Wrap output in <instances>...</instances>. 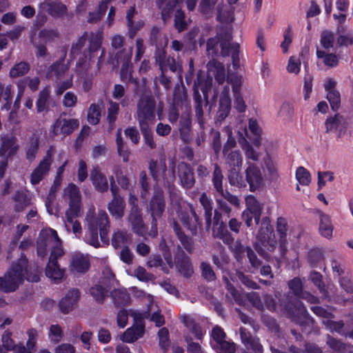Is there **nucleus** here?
<instances>
[{
    "label": "nucleus",
    "instance_id": "f257e3e1",
    "mask_svg": "<svg viewBox=\"0 0 353 353\" xmlns=\"http://www.w3.org/2000/svg\"><path fill=\"white\" fill-rule=\"evenodd\" d=\"M49 250H51V252L46 267V275L57 283L63 279L65 273L64 269L61 268L57 263V260L63 255L64 252L57 231L46 228L39 233L37 240V255L43 259Z\"/></svg>",
    "mask_w": 353,
    "mask_h": 353
},
{
    "label": "nucleus",
    "instance_id": "f03ea898",
    "mask_svg": "<svg viewBox=\"0 0 353 353\" xmlns=\"http://www.w3.org/2000/svg\"><path fill=\"white\" fill-rule=\"evenodd\" d=\"M223 176L221 168L217 164H215L212 179L214 190V196L219 208L225 213L230 214L231 208L228 206L226 201L233 205L238 206L239 205V199L237 196L231 194L228 190L223 189Z\"/></svg>",
    "mask_w": 353,
    "mask_h": 353
},
{
    "label": "nucleus",
    "instance_id": "7ed1b4c3",
    "mask_svg": "<svg viewBox=\"0 0 353 353\" xmlns=\"http://www.w3.org/2000/svg\"><path fill=\"white\" fill-rule=\"evenodd\" d=\"M27 259L21 256L17 263L6 273L3 277H0V290L5 292L14 291L22 283L25 274L27 272Z\"/></svg>",
    "mask_w": 353,
    "mask_h": 353
},
{
    "label": "nucleus",
    "instance_id": "20e7f679",
    "mask_svg": "<svg viewBox=\"0 0 353 353\" xmlns=\"http://www.w3.org/2000/svg\"><path fill=\"white\" fill-rule=\"evenodd\" d=\"M156 101L151 93L141 94L137 101L135 118L139 126H150L155 121Z\"/></svg>",
    "mask_w": 353,
    "mask_h": 353
},
{
    "label": "nucleus",
    "instance_id": "39448f33",
    "mask_svg": "<svg viewBox=\"0 0 353 353\" xmlns=\"http://www.w3.org/2000/svg\"><path fill=\"white\" fill-rule=\"evenodd\" d=\"M255 248L261 256H266L264 249L269 252L274 250L276 245L274 228L268 217H264L261 222L260 229L256 234Z\"/></svg>",
    "mask_w": 353,
    "mask_h": 353
},
{
    "label": "nucleus",
    "instance_id": "423d86ee",
    "mask_svg": "<svg viewBox=\"0 0 353 353\" xmlns=\"http://www.w3.org/2000/svg\"><path fill=\"white\" fill-rule=\"evenodd\" d=\"M88 38V48L83 51V57H80L77 63V70L79 73L85 72L89 69L94 53L101 48L103 32L98 30L96 32H91Z\"/></svg>",
    "mask_w": 353,
    "mask_h": 353
},
{
    "label": "nucleus",
    "instance_id": "0eeeda50",
    "mask_svg": "<svg viewBox=\"0 0 353 353\" xmlns=\"http://www.w3.org/2000/svg\"><path fill=\"white\" fill-rule=\"evenodd\" d=\"M88 228L99 231L100 237L103 242L108 241V235L110 231V220L105 210H99L94 213V210H90L85 216Z\"/></svg>",
    "mask_w": 353,
    "mask_h": 353
},
{
    "label": "nucleus",
    "instance_id": "6e6552de",
    "mask_svg": "<svg viewBox=\"0 0 353 353\" xmlns=\"http://www.w3.org/2000/svg\"><path fill=\"white\" fill-rule=\"evenodd\" d=\"M169 168L167 173L165 162L158 163L157 161L151 160L149 163V171L153 179L157 182L162 181L163 185L170 187L175 180V161L174 159L170 161Z\"/></svg>",
    "mask_w": 353,
    "mask_h": 353
},
{
    "label": "nucleus",
    "instance_id": "1a4fd4ad",
    "mask_svg": "<svg viewBox=\"0 0 353 353\" xmlns=\"http://www.w3.org/2000/svg\"><path fill=\"white\" fill-rule=\"evenodd\" d=\"M232 40V36L228 32L219 33L214 37L207 41V53L212 57L216 56L219 52V47L221 48V54L223 57L230 55L229 46Z\"/></svg>",
    "mask_w": 353,
    "mask_h": 353
},
{
    "label": "nucleus",
    "instance_id": "9d476101",
    "mask_svg": "<svg viewBox=\"0 0 353 353\" xmlns=\"http://www.w3.org/2000/svg\"><path fill=\"white\" fill-rule=\"evenodd\" d=\"M63 199L69 205L66 215L79 214L81 210V195L79 188L74 183H69L63 192Z\"/></svg>",
    "mask_w": 353,
    "mask_h": 353
},
{
    "label": "nucleus",
    "instance_id": "9b49d317",
    "mask_svg": "<svg viewBox=\"0 0 353 353\" xmlns=\"http://www.w3.org/2000/svg\"><path fill=\"white\" fill-rule=\"evenodd\" d=\"M132 48H130L129 49L118 51L115 54V58L118 63H122L120 72L121 80L125 82H132L137 84V79L132 77Z\"/></svg>",
    "mask_w": 353,
    "mask_h": 353
},
{
    "label": "nucleus",
    "instance_id": "f8f14e48",
    "mask_svg": "<svg viewBox=\"0 0 353 353\" xmlns=\"http://www.w3.org/2000/svg\"><path fill=\"white\" fill-rule=\"evenodd\" d=\"M54 153V148L51 146L39 165L34 169L30 175V183L32 185L39 183L48 175L52 163Z\"/></svg>",
    "mask_w": 353,
    "mask_h": 353
},
{
    "label": "nucleus",
    "instance_id": "ddd939ff",
    "mask_svg": "<svg viewBox=\"0 0 353 353\" xmlns=\"http://www.w3.org/2000/svg\"><path fill=\"white\" fill-rule=\"evenodd\" d=\"M350 123L347 118L339 113L328 117L325 121V132H333L336 134L337 139H341L346 134Z\"/></svg>",
    "mask_w": 353,
    "mask_h": 353
},
{
    "label": "nucleus",
    "instance_id": "4468645a",
    "mask_svg": "<svg viewBox=\"0 0 353 353\" xmlns=\"http://www.w3.org/2000/svg\"><path fill=\"white\" fill-rule=\"evenodd\" d=\"M245 165V180L249 184L250 190L254 192L263 185V176L260 168L256 163L247 161Z\"/></svg>",
    "mask_w": 353,
    "mask_h": 353
},
{
    "label": "nucleus",
    "instance_id": "2eb2a0df",
    "mask_svg": "<svg viewBox=\"0 0 353 353\" xmlns=\"http://www.w3.org/2000/svg\"><path fill=\"white\" fill-rule=\"evenodd\" d=\"M189 212L179 210L178 216L183 225L191 232L192 235L197 234L198 229L201 228V223L195 210L191 204H188Z\"/></svg>",
    "mask_w": 353,
    "mask_h": 353
},
{
    "label": "nucleus",
    "instance_id": "dca6fc26",
    "mask_svg": "<svg viewBox=\"0 0 353 353\" xmlns=\"http://www.w3.org/2000/svg\"><path fill=\"white\" fill-rule=\"evenodd\" d=\"M165 208V202L163 190L159 188L155 189L149 204V210L152 219V227L157 226V219L161 216Z\"/></svg>",
    "mask_w": 353,
    "mask_h": 353
},
{
    "label": "nucleus",
    "instance_id": "f3484780",
    "mask_svg": "<svg viewBox=\"0 0 353 353\" xmlns=\"http://www.w3.org/2000/svg\"><path fill=\"white\" fill-rule=\"evenodd\" d=\"M228 83L232 85L234 99V108L239 112L245 111L246 105L240 92L241 88V77L235 74H228Z\"/></svg>",
    "mask_w": 353,
    "mask_h": 353
},
{
    "label": "nucleus",
    "instance_id": "a211bd4d",
    "mask_svg": "<svg viewBox=\"0 0 353 353\" xmlns=\"http://www.w3.org/2000/svg\"><path fill=\"white\" fill-rule=\"evenodd\" d=\"M241 339L245 345V349L241 350V353H262L263 347L259 343V339L252 337L244 327L240 330Z\"/></svg>",
    "mask_w": 353,
    "mask_h": 353
},
{
    "label": "nucleus",
    "instance_id": "6ab92c4d",
    "mask_svg": "<svg viewBox=\"0 0 353 353\" xmlns=\"http://www.w3.org/2000/svg\"><path fill=\"white\" fill-rule=\"evenodd\" d=\"M128 221L131 223L132 230L136 234L143 236L147 232V227L143 223L142 213L137 205L132 206Z\"/></svg>",
    "mask_w": 353,
    "mask_h": 353
},
{
    "label": "nucleus",
    "instance_id": "aec40b11",
    "mask_svg": "<svg viewBox=\"0 0 353 353\" xmlns=\"http://www.w3.org/2000/svg\"><path fill=\"white\" fill-rule=\"evenodd\" d=\"M221 214L216 211H214V227L212 229V235L223 241L225 244H231L234 239L230 232L228 230L226 225L223 222H219Z\"/></svg>",
    "mask_w": 353,
    "mask_h": 353
},
{
    "label": "nucleus",
    "instance_id": "412c9836",
    "mask_svg": "<svg viewBox=\"0 0 353 353\" xmlns=\"http://www.w3.org/2000/svg\"><path fill=\"white\" fill-rule=\"evenodd\" d=\"M79 127V121L74 119H58L52 126L54 135L69 134Z\"/></svg>",
    "mask_w": 353,
    "mask_h": 353
},
{
    "label": "nucleus",
    "instance_id": "4be33fe9",
    "mask_svg": "<svg viewBox=\"0 0 353 353\" xmlns=\"http://www.w3.org/2000/svg\"><path fill=\"white\" fill-rule=\"evenodd\" d=\"M65 56L66 53L65 52L61 59L49 66L47 72L48 77L54 76L58 81L61 80L63 77L68 79V75L71 74L69 73V65L64 63Z\"/></svg>",
    "mask_w": 353,
    "mask_h": 353
},
{
    "label": "nucleus",
    "instance_id": "5701e85b",
    "mask_svg": "<svg viewBox=\"0 0 353 353\" xmlns=\"http://www.w3.org/2000/svg\"><path fill=\"white\" fill-rule=\"evenodd\" d=\"M80 298V292L78 289H71L59 301V305L61 311L68 314L72 311Z\"/></svg>",
    "mask_w": 353,
    "mask_h": 353
},
{
    "label": "nucleus",
    "instance_id": "b1692460",
    "mask_svg": "<svg viewBox=\"0 0 353 353\" xmlns=\"http://www.w3.org/2000/svg\"><path fill=\"white\" fill-rule=\"evenodd\" d=\"M175 265L179 272L185 277H190L193 274V267L190 258L183 251H179L174 258Z\"/></svg>",
    "mask_w": 353,
    "mask_h": 353
},
{
    "label": "nucleus",
    "instance_id": "393cba45",
    "mask_svg": "<svg viewBox=\"0 0 353 353\" xmlns=\"http://www.w3.org/2000/svg\"><path fill=\"white\" fill-rule=\"evenodd\" d=\"M178 175L183 188L190 189L193 187L195 180L188 164L182 162L178 165Z\"/></svg>",
    "mask_w": 353,
    "mask_h": 353
},
{
    "label": "nucleus",
    "instance_id": "a878e982",
    "mask_svg": "<svg viewBox=\"0 0 353 353\" xmlns=\"http://www.w3.org/2000/svg\"><path fill=\"white\" fill-rule=\"evenodd\" d=\"M39 134L34 132L25 143L26 158L30 162H32L36 159L39 150Z\"/></svg>",
    "mask_w": 353,
    "mask_h": 353
},
{
    "label": "nucleus",
    "instance_id": "bb28decb",
    "mask_svg": "<svg viewBox=\"0 0 353 353\" xmlns=\"http://www.w3.org/2000/svg\"><path fill=\"white\" fill-rule=\"evenodd\" d=\"M0 155L10 157L15 153L19 145L17 138L13 135L6 134L1 138Z\"/></svg>",
    "mask_w": 353,
    "mask_h": 353
},
{
    "label": "nucleus",
    "instance_id": "cd10ccee",
    "mask_svg": "<svg viewBox=\"0 0 353 353\" xmlns=\"http://www.w3.org/2000/svg\"><path fill=\"white\" fill-rule=\"evenodd\" d=\"M90 259L87 255L76 253L72 255L70 266L71 270L78 273H84L90 268Z\"/></svg>",
    "mask_w": 353,
    "mask_h": 353
},
{
    "label": "nucleus",
    "instance_id": "c85d7f7f",
    "mask_svg": "<svg viewBox=\"0 0 353 353\" xmlns=\"http://www.w3.org/2000/svg\"><path fill=\"white\" fill-rule=\"evenodd\" d=\"M40 8L46 10L53 17H61L67 12L66 6L61 2L46 0L40 3Z\"/></svg>",
    "mask_w": 353,
    "mask_h": 353
},
{
    "label": "nucleus",
    "instance_id": "c756f323",
    "mask_svg": "<svg viewBox=\"0 0 353 353\" xmlns=\"http://www.w3.org/2000/svg\"><path fill=\"white\" fill-rule=\"evenodd\" d=\"M209 74L214 76L215 80L219 84H223L225 80V66L221 62L212 59L207 64Z\"/></svg>",
    "mask_w": 353,
    "mask_h": 353
},
{
    "label": "nucleus",
    "instance_id": "7c9ffc66",
    "mask_svg": "<svg viewBox=\"0 0 353 353\" xmlns=\"http://www.w3.org/2000/svg\"><path fill=\"white\" fill-rule=\"evenodd\" d=\"M90 180L97 191L100 192L108 191V183L107 178L98 168H94L91 170Z\"/></svg>",
    "mask_w": 353,
    "mask_h": 353
},
{
    "label": "nucleus",
    "instance_id": "2f4dec72",
    "mask_svg": "<svg viewBox=\"0 0 353 353\" xmlns=\"http://www.w3.org/2000/svg\"><path fill=\"white\" fill-rule=\"evenodd\" d=\"M173 105L180 107L181 109L184 108L185 112H190L191 108L185 88L179 87L174 90Z\"/></svg>",
    "mask_w": 353,
    "mask_h": 353
},
{
    "label": "nucleus",
    "instance_id": "473e14b6",
    "mask_svg": "<svg viewBox=\"0 0 353 353\" xmlns=\"http://www.w3.org/2000/svg\"><path fill=\"white\" fill-rule=\"evenodd\" d=\"M108 210L116 219H121L124 215L125 202L123 198H115L108 203Z\"/></svg>",
    "mask_w": 353,
    "mask_h": 353
},
{
    "label": "nucleus",
    "instance_id": "72a5a7b5",
    "mask_svg": "<svg viewBox=\"0 0 353 353\" xmlns=\"http://www.w3.org/2000/svg\"><path fill=\"white\" fill-rule=\"evenodd\" d=\"M317 213L320 219L319 232L325 238H331L332 236L333 225L330 216L324 214L321 210H317Z\"/></svg>",
    "mask_w": 353,
    "mask_h": 353
},
{
    "label": "nucleus",
    "instance_id": "f704fd0d",
    "mask_svg": "<svg viewBox=\"0 0 353 353\" xmlns=\"http://www.w3.org/2000/svg\"><path fill=\"white\" fill-rule=\"evenodd\" d=\"M144 332V325L142 324L128 328L121 336V341L125 343H133L141 338Z\"/></svg>",
    "mask_w": 353,
    "mask_h": 353
},
{
    "label": "nucleus",
    "instance_id": "c9c22d12",
    "mask_svg": "<svg viewBox=\"0 0 353 353\" xmlns=\"http://www.w3.org/2000/svg\"><path fill=\"white\" fill-rule=\"evenodd\" d=\"M287 310L293 316H301L307 323L312 322V319L308 317V313L303 304L296 299L294 303H289Z\"/></svg>",
    "mask_w": 353,
    "mask_h": 353
},
{
    "label": "nucleus",
    "instance_id": "e433bc0d",
    "mask_svg": "<svg viewBox=\"0 0 353 353\" xmlns=\"http://www.w3.org/2000/svg\"><path fill=\"white\" fill-rule=\"evenodd\" d=\"M170 224L172 225L176 235L181 241L183 248L187 251L190 252H192L194 249V244L192 240L182 232L179 225L175 220L171 221Z\"/></svg>",
    "mask_w": 353,
    "mask_h": 353
},
{
    "label": "nucleus",
    "instance_id": "4c0bfd02",
    "mask_svg": "<svg viewBox=\"0 0 353 353\" xmlns=\"http://www.w3.org/2000/svg\"><path fill=\"white\" fill-rule=\"evenodd\" d=\"M223 155L225 159V163L230 169L241 168L243 157L239 150H232Z\"/></svg>",
    "mask_w": 353,
    "mask_h": 353
},
{
    "label": "nucleus",
    "instance_id": "58836bf2",
    "mask_svg": "<svg viewBox=\"0 0 353 353\" xmlns=\"http://www.w3.org/2000/svg\"><path fill=\"white\" fill-rule=\"evenodd\" d=\"M199 202L204 209L206 228L208 229L211 226L212 223V200L203 192L199 198Z\"/></svg>",
    "mask_w": 353,
    "mask_h": 353
},
{
    "label": "nucleus",
    "instance_id": "ea45409f",
    "mask_svg": "<svg viewBox=\"0 0 353 353\" xmlns=\"http://www.w3.org/2000/svg\"><path fill=\"white\" fill-rule=\"evenodd\" d=\"M116 137V145L117 152L119 155L122 158L123 162H128L130 154V151L126 143L124 141L121 136V129H118L117 132Z\"/></svg>",
    "mask_w": 353,
    "mask_h": 353
},
{
    "label": "nucleus",
    "instance_id": "a19ab883",
    "mask_svg": "<svg viewBox=\"0 0 353 353\" xmlns=\"http://www.w3.org/2000/svg\"><path fill=\"white\" fill-rule=\"evenodd\" d=\"M132 241L131 234L125 230H117L114 232L112 244L114 248H119L129 244Z\"/></svg>",
    "mask_w": 353,
    "mask_h": 353
},
{
    "label": "nucleus",
    "instance_id": "79ce46f5",
    "mask_svg": "<svg viewBox=\"0 0 353 353\" xmlns=\"http://www.w3.org/2000/svg\"><path fill=\"white\" fill-rule=\"evenodd\" d=\"M287 221L283 217H279L276 221V232L279 236L280 247L282 251L285 250L287 243Z\"/></svg>",
    "mask_w": 353,
    "mask_h": 353
},
{
    "label": "nucleus",
    "instance_id": "37998d69",
    "mask_svg": "<svg viewBox=\"0 0 353 353\" xmlns=\"http://www.w3.org/2000/svg\"><path fill=\"white\" fill-rule=\"evenodd\" d=\"M110 2L111 0H102L99 3L97 10L89 13L88 21L90 23H95L99 21L105 14Z\"/></svg>",
    "mask_w": 353,
    "mask_h": 353
},
{
    "label": "nucleus",
    "instance_id": "c03bdc74",
    "mask_svg": "<svg viewBox=\"0 0 353 353\" xmlns=\"http://www.w3.org/2000/svg\"><path fill=\"white\" fill-rule=\"evenodd\" d=\"M239 142L245 152L246 161H250V160L258 161L259 160V153L254 149L253 146L244 137L240 139Z\"/></svg>",
    "mask_w": 353,
    "mask_h": 353
},
{
    "label": "nucleus",
    "instance_id": "a18cd8bd",
    "mask_svg": "<svg viewBox=\"0 0 353 353\" xmlns=\"http://www.w3.org/2000/svg\"><path fill=\"white\" fill-rule=\"evenodd\" d=\"M112 172L118 184L124 190H128L130 187V179L124 174L121 165H114L112 168Z\"/></svg>",
    "mask_w": 353,
    "mask_h": 353
},
{
    "label": "nucleus",
    "instance_id": "49530a36",
    "mask_svg": "<svg viewBox=\"0 0 353 353\" xmlns=\"http://www.w3.org/2000/svg\"><path fill=\"white\" fill-rule=\"evenodd\" d=\"M79 214H70L68 216L65 214L66 222L65 223V228L68 232H70V226H72V232L75 234L76 237L79 238L82 233V228L79 221L74 220V219L78 216Z\"/></svg>",
    "mask_w": 353,
    "mask_h": 353
},
{
    "label": "nucleus",
    "instance_id": "de8ad7c7",
    "mask_svg": "<svg viewBox=\"0 0 353 353\" xmlns=\"http://www.w3.org/2000/svg\"><path fill=\"white\" fill-rule=\"evenodd\" d=\"M316 57L321 59L323 63L330 68L336 67L339 63V60L336 54L332 53H326L325 51L317 48Z\"/></svg>",
    "mask_w": 353,
    "mask_h": 353
},
{
    "label": "nucleus",
    "instance_id": "09e8293b",
    "mask_svg": "<svg viewBox=\"0 0 353 353\" xmlns=\"http://www.w3.org/2000/svg\"><path fill=\"white\" fill-rule=\"evenodd\" d=\"M241 168L230 169L228 174V180L231 185L238 188L246 186V183L240 174Z\"/></svg>",
    "mask_w": 353,
    "mask_h": 353
},
{
    "label": "nucleus",
    "instance_id": "8fccbe9b",
    "mask_svg": "<svg viewBox=\"0 0 353 353\" xmlns=\"http://www.w3.org/2000/svg\"><path fill=\"white\" fill-rule=\"evenodd\" d=\"M90 294L99 303H103L108 296V290L100 284H95L90 289Z\"/></svg>",
    "mask_w": 353,
    "mask_h": 353
},
{
    "label": "nucleus",
    "instance_id": "3c124183",
    "mask_svg": "<svg viewBox=\"0 0 353 353\" xmlns=\"http://www.w3.org/2000/svg\"><path fill=\"white\" fill-rule=\"evenodd\" d=\"M125 88L121 84H115L113 87L112 96L114 99L121 100V105L123 107L127 106L129 99L125 97Z\"/></svg>",
    "mask_w": 353,
    "mask_h": 353
},
{
    "label": "nucleus",
    "instance_id": "603ef678",
    "mask_svg": "<svg viewBox=\"0 0 353 353\" xmlns=\"http://www.w3.org/2000/svg\"><path fill=\"white\" fill-rule=\"evenodd\" d=\"M183 323L190 331L194 335L198 340H201L203 335L201 327L192 319L190 317H184Z\"/></svg>",
    "mask_w": 353,
    "mask_h": 353
},
{
    "label": "nucleus",
    "instance_id": "864d4df0",
    "mask_svg": "<svg viewBox=\"0 0 353 353\" xmlns=\"http://www.w3.org/2000/svg\"><path fill=\"white\" fill-rule=\"evenodd\" d=\"M335 41L334 34L329 30H324L321 32L320 43L323 48L330 50L334 46Z\"/></svg>",
    "mask_w": 353,
    "mask_h": 353
},
{
    "label": "nucleus",
    "instance_id": "5fc2aeb1",
    "mask_svg": "<svg viewBox=\"0 0 353 353\" xmlns=\"http://www.w3.org/2000/svg\"><path fill=\"white\" fill-rule=\"evenodd\" d=\"M39 37L43 42L50 43L59 37V33L56 29L44 28L40 30Z\"/></svg>",
    "mask_w": 353,
    "mask_h": 353
},
{
    "label": "nucleus",
    "instance_id": "6e6d98bb",
    "mask_svg": "<svg viewBox=\"0 0 353 353\" xmlns=\"http://www.w3.org/2000/svg\"><path fill=\"white\" fill-rule=\"evenodd\" d=\"M216 3L217 0H201L199 6V10L206 17H211L213 14Z\"/></svg>",
    "mask_w": 353,
    "mask_h": 353
},
{
    "label": "nucleus",
    "instance_id": "4d7b16f0",
    "mask_svg": "<svg viewBox=\"0 0 353 353\" xmlns=\"http://www.w3.org/2000/svg\"><path fill=\"white\" fill-rule=\"evenodd\" d=\"M50 91L49 88H45L39 94L37 101V108L39 112H43L47 108V103L50 97Z\"/></svg>",
    "mask_w": 353,
    "mask_h": 353
},
{
    "label": "nucleus",
    "instance_id": "13d9d810",
    "mask_svg": "<svg viewBox=\"0 0 353 353\" xmlns=\"http://www.w3.org/2000/svg\"><path fill=\"white\" fill-rule=\"evenodd\" d=\"M101 118V108L98 104L90 105L88 112V120L90 123L97 125Z\"/></svg>",
    "mask_w": 353,
    "mask_h": 353
},
{
    "label": "nucleus",
    "instance_id": "bf43d9fd",
    "mask_svg": "<svg viewBox=\"0 0 353 353\" xmlns=\"http://www.w3.org/2000/svg\"><path fill=\"white\" fill-rule=\"evenodd\" d=\"M14 208L17 211L23 210L30 204V200L23 192H18L14 196Z\"/></svg>",
    "mask_w": 353,
    "mask_h": 353
},
{
    "label": "nucleus",
    "instance_id": "052dcab7",
    "mask_svg": "<svg viewBox=\"0 0 353 353\" xmlns=\"http://www.w3.org/2000/svg\"><path fill=\"white\" fill-rule=\"evenodd\" d=\"M245 201L247 206L245 210L254 212L255 214H256V216L258 215H261L263 208L262 205L256 200V199L254 196H248L246 198Z\"/></svg>",
    "mask_w": 353,
    "mask_h": 353
},
{
    "label": "nucleus",
    "instance_id": "680f3d73",
    "mask_svg": "<svg viewBox=\"0 0 353 353\" xmlns=\"http://www.w3.org/2000/svg\"><path fill=\"white\" fill-rule=\"evenodd\" d=\"M296 179L302 185H308L311 182V175L310 172L302 166L296 169Z\"/></svg>",
    "mask_w": 353,
    "mask_h": 353
},
{
    "label": "nucleus",
    "instance_id": "e2e57ef3",
    "mask_svg": "<svg viewBox=\"0 0 353 353\" xmlns=\"http://www.w3.org/2000/svg\"><path fill=\"white\" fill-rule=\"evenodd\" d=\"M139 185L141 186V196L145 199L148 194L150 189L149 179L145 171H141L139 174Z\"/></svg>",
    "mask_w": 353,
    "mask_h": 353
},
{
    "label": "nucleus",
    "instance_id": "0e129e2a",
    "mask_svg": "<svg viewBox=\"0 0 353 353\" xmlns=\"http://www.w3.org/2000/svg\"><path fill=\"white\" fill-rule=\"evenodd\" d=\"M230 245L232 252L234 253L235 259L238 261H241L243 257V254L245 252L247 253L248 247L243 246L241 242L239 240L236 241L234 243L232 242Z\"/></svg>",
    "mask_w": 353,
    "mask_h": 353
},
{
    "label": "nucleus",
    "instance_id": "69168bd1",
    "mask_svg": "<svg viewBox=\"0 0 353 353\" xmlns=\"http://www.w3.org/2000/svg\"><path fill=\"white\" fill-rule=\"evenodd\" d=\"M119 112V104L117 102L110 100L108 101L107 119L110 123H114L117 119Z\"/></svg>",
    "mask_w": 353,
    "mask_h": 353
},
{
    "label": "nucleus",
    "instance_id": "338daca9",
    "mask_svg": "<svg viewBox=\"0 0 353 353\" xmlns=\"http://www.w3.org/2000/svg\"><path fill=\"white\" fill-rule=\"evenodd\" d=\"M88 37V33L84 32L83 34L81 36L75 43H72L70 50V54L74 58L81 52L85 44Z\"/></svg>",
    "mask_w": 353,
    "mask_h": 353
},
{
    "label": "nucleus",
    "instance_id": "774afa93",
    "mask_svg": "<svg viewBox=\"0 0 353 353\" xmlns=\"http://www.w3.org/2000/svg\"><path fill=\"white\" fill-rule=\"evenodd\" d=\"M29 65L26 62H20L14 65L10 71L12 77H19L26 74L29 71Z\"/></svg>",
    "mask_w": 353,
    "mask_h": 353
}]
</instances>
